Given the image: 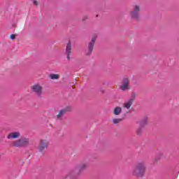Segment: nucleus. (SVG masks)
I'll return each instance as SVG.
<instances>
[{
    "label": "nucleus",
    "mask_w": 179,
    "mask_h": 179,
    "mask_svg": "<svg viewBox=\"0 0 179 179\" xmlns=\"http://www.w3.org/2000/svg\"><path fill=\"white\" fill-rule=\"evenodd\" d=\"M146 173V162L145 161H140L136 162L134 167L131 170V176L136 178H142L145 177Z\"/></svg>",
    "instance_id": "nucleus-1"
},
{
    "label": "nucleus",
    "mask_w": 179,
    "mask_h": 179,
    "mask_svg": "<svg viewBox=\"0 0 179 179\" xmlns=\"http://www.w3.org/2000/svg\"><path fill=\"white\" fill-rule=\"evenodd\" d=\"M87 166V163L80 164L65 176V179H77L79 176H80V173H82L83 170H86Z\"/></svg>",
    "instance_id": "nucleus-2"
},
{
    "label": "nucleus",
    "mask_w": 179,
    "mask_h": 179,
    "mask_svg": "<svg viewBox=\"0 0 179 179\" xmlns=\"http://www.w3.org/2000/svg\"><path fill=\"white\" fill-rule=\"evenodd\" d=\"M30 145V140L26 137H21L20 139L13 141L10 146L11 148H27Z\"/></svg>",
    "instance_id": "nucleus-3"
},
{
    "label": "nucleus",
    "mask_w": 179,
    "mask_h": 179,
    "mask_svg": "<svg viewBox=\"0 0 179 179\" xmlns=\"http://www.w3.org/2000/svg\"><path fill=\"white\" fill-rule=\"evenodd\" d=\"M139 12H141V6L139 5L134 6L130 12L131 19L136 20V22H139L141 20V15L139 14Z\"/></svg>",
    "instance_id": "nucleus-4"
},
{
    "label": "nucleus",
    "mask_w": 179,
    "mask_h": 179,
    "mask_svg": "<svg viewBox=\"0 0 179 179\" xmlns=\"http://www.w3.org/2000/svg\"><path fill=\"white\" fill-rule=\"evenodd\" d=\"M96 40H97V36L94 35V36H92L91 41L88 43L87 50L85 52L86 55H92V52H93V49L94 48Z\"/></svg>",
    "instance_id": "nucleus-5"
},
{
    "label": "nucleus",
    "mask_w": 179,
    "mask_h": 179,
    "mask_svg": "<svg viewBox=\"0 0 179 179\" xmlns=\"http://www.w3.org/2000/svg\"><path fill=\"white\" fill-rule=\"evenodd\" d=\"M31 90L37 97L43 96V87L40 84H35L31 87Z\"/></svg>",
    "instance_id": "nucleus-6"
},
{
    "label": "nucleus",
    "mask_w": 179,
    "mask_h": 179,
    "mask_svg": "<svg viewBox=\"0 0 179 179\" xmlns=\"http://www.w3.org/2000/svg\"><path fill=\"white\" fill-rule=\"evenodd\" d=\"M72 111V107L71 106H66V108H64L63 109L60 110L59 111L58 115H56V118L58 121H62V117L66 113H69Z\"/></svg>",
    "instance_id": "nucleus-7"
},
{
    "label": "nucleus",
    "mask_w": 179,
    "mask_h": 179,
    "mask_svg": "<svg viewBox=\"0 0 179 179\" xmlns=\"http://www.w3.org/2000/svg\"><path fill=\"white\" fill-rule=\"evenodd\" d=\"M119 88L122 92H126V90H129V89H131V86L129 85V78H123L121 82V85L119 87Z\"/></svg>",
    "instance_id": "nucleus-8"
},
{
    "label": "nucleus",
    "mask_w": 179,
    "mask_h": 179,
    "mask_svg": "<svg viewBox=\"0 0 179 179\" xmlns=\"http://www.w3.org/2000/svg\"><path fill=\"white\" fill-rule=\"evenodd\" d=\"M50 142L47 139H41L38 149L39 152H44L45 149H48Z\"/></svg>",
    "instance_id": "nucleus-9"
},
{
    "label": "nucleus",
    "mask_w": 179,
    "mask_h": 179,
    "mask_svg": "<svg viewBox=\"0 0 179 179\" xmlns=\"http://www.w3.org/2000/svg\"><path fill=\"white\" fill-rule=\"evenodd\" d=\"M71 54H72V44L69 42L66 46V55L68 61H71Z\"/></svg>",
    "instance_id": "nucleus-10"
},
{
    "label": "nucleus",
    "mask_w": 179,
    "mask_h": 179,
    "mask_svg": "<svg viewBox=\"0 0 179 179\" xmlns=\"http://www.w3.org/2000/svg\"><path fill=\"white\" fill-rule=\"evenodd\" d=\"M20 135V131L10 132L7 135V139H10V141L13 139H18Z\"/></svg>",
    "instance_id": "nucleus-11"
},
{
    "label": "nucleus",
    "mask_w": 179,
    "mask_h": 179,
    "mask_svg": "<svg viewBox=\"0 0 179 179\" xmlns=\"http://www.w3.org/2000/svg\"><path fill=\"white\" fill-rule=\"evenodd\" d=\"M134 104L133 99H129L127 101L124 102L123 104V107L124 108L129 109L131 106Z\"/></svg>",
    "instance_id": "nucleus-12"
},
{
    "label": "nucleus",
    "mask_w": 179,
    "mask_h": 179,
    "mask_svg": "<svg viewBox=\"0 0 179 179\" xmlns=\"http://www.w3.org/2000/svg\"><path fill=\"white\" fill-rule=\"evenodd\" d=\"M122 113V108L121 107L117 106L113 110V114L115 115H120Z\"/></svg>",
    "instance_id": "nucleus-13"
},
{
    "label": "nucleus",
    "mask_w": 179,
    "mask_h": 179,
    "mask_svg": "<svg viewBox=\"0 0 179 179\" xmlns=\"http://www.w3.org/2000/svg\"><path fill=\"white\" fill-rule=\"evenodd\" d=\"M148 124V117H144L143 120L140 122V127L141 128H143L145 126H146Z\"/></svg>",
    "instance_id": "nucleus-14"
},
{
    "label": "nucleus",
    "mask_w": 179,
    "mask_h": 179,
    "mask_svg": "<svg viewBox=\"0 0 179 179\" xmlns=\"http://www.w3.org/2000/svg\"><path fill=\"white\" fill-rule=\"evenodd\" d=\"M50 78L52 80L59 79V75H58V74H50Z\"/></svg>",
    "instance_id": "nucleus-15"
},
{
    "label": "nucleus",
    "mask_w": 179,
    "mask_h": 179,
    "mask_svg": "<svg viewBox=\"0 0 179 179\" xmlns=\"http://www.w3.org/2000/svg\"><path fill=\"white\" fill-rule=\"evenodd\" d=\"M143 129V127H141L139 126V127L136 129V135H138V136L142 135Z\"/></svg>",
    "instance_id": "nucleus-16"
},
{
    "label": "nucleus",
    "mask_w": 179,
    "mask_h": 179,
    "mask_svg": "<svg viewBox=\"0 0 179 179\" xmlns=\"http://www.w3.org/2000/svg\"><path fill=\"white\" fill-rule=\"evenodd\" d=\"M122 121L121 118H115L113 120V124H120Z\"/></svg>",
    "instance_id": "nucleus-17"
},
{
    "label": "nucleus",
    "mask_w": 179,
    "mask_h": 179,
    "mask_svg": "<svg viewBox=\"0 0 179 179\" xmlns=\"http://www.w3.org/2000/svg\"><path fill=\"white\" fill-rule=\"evenodd\" d=\"M135 97H136V94L135 93H132L131 97L129 100H133V102H134V100H135Z\"/></svg>",
    "instance_id": "nucleus-18"
},
{
    "label": "nucleus",
    "mask_w": 179,
    "mask_h": 179,
    "mask_svg": "<svg viewBox=\"0 0 179 179\" xmlns=\"http://www.w3.org/2000/svg\"><path fill=\"white\" fill-rule=\"evenodd\" d=\"M32 1H33V4H34L35 6H38V3L37 2V0H32Z\"/></svg>",
    "instance_id": "nucleus-19"
},
{
    "label": "nucleus",
    "mask_w": 179,
    "mask_h": 179,
    "mask_svg": "<svg viewBox=\"0 0 179 179\" xmlns=\"http://www.w3.org/2000/svg\"><path fill=\"white\" fill-rule=\"evenodd\" d=\"M10 38H11V40H15V38H16V35L15 34H11L10 36Z\"/></svg>",
    "instance_id": "nucleus-20"
},
{
    "label": "nucleus",
    "mask_w": 179,
    "mask_h": 179,
    "mask_svg": "<svg viewBox=\"0 0 179 179\" xmlns=\"http://www.w3.org/2000/svg\"><path fill=\"white\" fill-rule=\"evenodd\" d=\"M0 159H1V155H0Z\"/></svg>",
    "instance_id": "nucleus-21"
}]
</instances>
